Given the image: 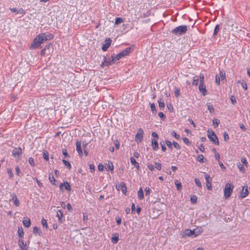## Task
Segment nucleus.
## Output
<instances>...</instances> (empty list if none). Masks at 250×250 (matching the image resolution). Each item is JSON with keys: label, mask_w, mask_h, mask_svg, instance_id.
Returning <instances> with one entry per match:
<instances>
[{"label": "nucleus", "mask_w": 250, "mask_h": 250, "mask_svg": "<svg viewBox=\"0 0 250 250\" xmlns=\"http://www.w3.org/2000/svg\"><path fill=\"white\" fill-rule=\"evenodd\" d=\"M147 167L151 171H153L154 169V167L153 166V165L150 163L147 164Z\"/></svg>", "instance_id": "13d9d810"}, {"label": "nucleus", "mask_w": 250, "mask_h": 250, "mask_svg": "<svg viewBox=\"0 0 250 250\" xmlns=\"http://www.w3.org/2000/svg\"><path fill=\"white\" fill-rule=\"evenodd\" d=\"M233 188L234 186L231 183H228L225 185L224 192V196L226 199H228L230 197Z\"/></svg>", "instance_id": "f03ea898"}, {"label": "nucleus", "mask_w": 250, "mask_h": 250, "mask_svg": "<svg viewBox=\"0 0 250 250\" xmlns=\"http://www.w3.org/2000/svg\"><path fill=\"white\" fill-rule=\"evenodd\" d=\"M220 25L219 24L216 25V26L214 28V31H213V37H214V38L215 37V36L217 35L218 32L220 31Z\"/></svg>", "instance_id": "cd10ccee"}, {"label": "nucleus", "mask_w": 250, "mask_h": 250, "mask_svg": "<svg viewBox=\"0 0 250 250\" xmlns=\"http://www.w3.org/2000/svg\"><path fill=\"white\" fill-rule=\"evenodd\" d=\"M224 140L225 141L227 142L229 141V137L228 133L227 132H225L223 134Z\"/></svg>", "instance_id": "c03bdc74"}, {"label": "nucleus", "mask_w": 250, "mask_h": 250, "mask_svg": "<svg viewBox=\"0 0 250 250\" xmlns=\"http://www.w3.org/2000/svg\"><path fill=\"white\" fill-rule=\"evenodd\" d=\"M175 185L176 186L177 189L178 190L181 191V189H182V184H181V183L180 181H179L178 180H176L175 182Z\"/></svg>", "instance_id": "7c9ffc66"}, {"label": "nucleus", "mask_w": 250, "mask_h": 250, "mask_svg": "<svg viewBox=\"0 0 250 250\" xmlns=\"http://www.w3.org/2000/svg\"><path fill=\"white\" fill-rule=\"evenodd\" d=\"M138 197L139 200H142L144 198V191L142 187L140 188L138 191Z\"/></svg>", "instance_id": "412c9836"}, {"label": "nucleus", "mask_w": 250, "mask_h": 250, "mask_svg": "<svg viewBox=\"0 0 250 250\" xmlns=\"http://www.w3.org/2000/svg\"><path fill=\"white\" fill-rule=\"evenodd\" d=\"M119 239V234L116 233L112 237L111 241L113 244H117Z\"/></svg>", "instance_id": "393cba45"}, {"label": "nucleus", "mask_w": 250, "mask_h": 250, "mask_svg": "<svg viewBox=\"0 0 250 250\" xmlns=\"http://www.w3.org/2000/svg\"><path fill=\"white\" fill-rule=\"evenodd\" d=\"M158 102L159 103V106L161 110H163L165 108V104L164 100L162 99H160Z\"/></svg>", "instance_id": "bb28decb"}, {"label": "nucleus", "mask_w": 250, "mask_h": 250, "mask_svg": "<svg viewBox=\"0 0 250 250\" xmlns=\"http://www.w3.org/2000/svg\"><path fill=\"white\" fill-rule=\"evenodd\" d=\"M199 79H200V83H204V75L203 74H200Z\"/></svg>", "instance_id": "3c124183"}, {"label": "nucleus", "mask_w": 250, "mask_h": 250, "mask_svg": "<svg viewBox=\"0 0 250 250\" xmlns=\"http://www.w3.org/2000/svg\"><path fill=\"white\" fill-rule=\"evenodd\" d=\"M150 108L153 114H156L157 112V110L156 109L155 104L154 103L150 104Z\"/></svg>", "instance_id": "473e14b6"}, {"label": "nucleus", "mask_w": 250, "mask_h": 250, "mask_svg": "<svg viewBox=\"0 0 250 250\" xmlns=\"http://www.w3.org/2000/svg\"><path fill=\"white\" fill-rule=\"evenodd\" d=\"M183 142L187 145H188L190 144V142L188 140V139L186 137L183 138Z\"/></svg>", "instance_id": "774afa93"}, {"label": "nucleus", "mask_w": 250, "mask_h": 250, "mask_svg": "<svg viewBox=\"0 0 250 250\" xmlns=\"http://www.w3.org/2000/svg\"><path fill=\"white\" fill-rule=\"evenodd\" d=\"M220 78L221 79L222 82L224 83L226 82V73L224 70L220 71Z\"/></svg>", "instance_id": "4be33fe9"}, {"label": "nucleus", "mask_w": 250, "mask_h": 250, "mask_svg": "<svg viewBox=\"0 0 250 250\" xmlns=\"http://www.w3.org/2000/svg\"><path fill=\"white\" fill-rule=\"evenodd\" d=\"M238 167L241 171H242L243 172H245V168H244V166L242 164H241L239 163L238 165Z\"/></svg>", "instance_id": "6e6d98bb"}, {"label": "nucleus", "mask_w": 250, "mask_h": 250, "mask_svg": "<svg viewBox=\"0 0 250 250\" xmlns=\"http://www.w3.org/2000/svg\"><path fill=\"white\" fill-rule=\"evenodd\" d=\"M18 235L21 238H22L24 235V232L22 227L19 228L18 229Z\"/></svg>", "instance_id": "72a5a7b5"}, {"label": "nucleus", "mask_w": 250, "mask_h": 250, "mask_svg": "<svg viewBox=\"0 0 250 250\" xmlns=\"http://www.w3.org/2000/svg\"><path fill=\"white\" fill-rule=\"evenodd\" d=\"M199 82V77L198 76H195L193 78V85H196L198 84Z\"/></svg>", "instance_id": "c9c22d12"}, {"label": "nucleus", "mask_w": 250, "mask_h": 250, "mask_svg": "<svg viewBox=\"0 0 250 250\" xmlns=\"http://www.w3.org/2000/svg\"><path fill=\"white\" fill-rule=\"evenodd\" d=\"M40 35L41 36V38H42V42L43 43L44 42V41L50 40L53 38L54 36L50 33H41L40 34Z\"/></svg>", "instance_id": "0eeeda50"}, {"label": "nucleus", "mask_w": 250, "mask_h": 250, "mask_svg": "<svg viewBox=\"0 0 250 250\" xmlns=\"http://www.w3.org/2000/svg\"><path fill=\"white\" fill-rule=\"evenodd\" d=\"M194 182L197 187L199 188H202V184L200 180L197 178L194 179Z\"/></svg>", "instance_id": "de8ad7c7"}, {"label": "nucleus", "mask_w": 250, "mask_h": 250, "mask_svg": "<svg viewBox=\"0 0 250 250\" xmlns=\"http://www.w3.org/2000/svg\"><path fill=\"white\" fill-rule=\"evenodd\" d=\"M146 195L149 196L150 193V189L148 187H146L145 189Z\"/></svg>", "instance_id": "bf43d9fd"}, {"label": "nucleus", "mask_w": 250, "mask_h": 250, "mask_svg": "<svg viewBox=\"0 0 250 250\" xmlns=\"http://www.w3.org/2000/svg\"><path fill=\"white\" fill-rule=\"evenodd\" d=\"M124 57L120 52L117 54L115 56H111V62L112 63H115L117 61L119 60L121 58Z\"/></svg>", "instance_id": "2eb2a0df"}, {"label": "nucleus", "mask_w": 250, "mask_h": 250, "mask_svg": "<svg viewBox=\"0 0 250 250\" xmlns=\"http://www.w3.org/2000/svg\"><path fill=\"white\" fill-rule=\"evenodd\" d=\"M7 172L10 178H12L13 177L14 174H13L12 170L11 168H7Z\"/></svg>", "instance_id": "4c0bfd02"}, {"label": "nucleus", "mask_w": 250, "mask_h": 250, "mask_svg": "<svg viewBox=\"0 0 250 250\" xmlns=\"http://www.w3.org/2000/svg\"><path fill=\"white\" fill-rule=\"evenodd\" d=\"M116 221L117 222V225H119L121 224L122 222V219L120 217H116Z\"/></svg>", "instance_id": "e2e57ef3"}, {"label": "nucleus", "mask_w": 250, "mask_h": 250, "mask_svg": "<svg viewBox=\"0 0 250 250\" xmlns=\"http://www.w3.org/2000/svg\"><path fill=\"white\" fill-rule=\"evenodd\" d=\"M187 31L188 26L186 25H182L174 28L171 31V33L175 35L182 36L186 34Z\"/></svg>", "instance_id": "f257e3e1"}, {"label": "nucleus", "mask_w": 250, "mask_h": 250, "mask_svg": "<svg viewBox=\"0 0 250 250\" xmlns=\"http://www.w3.org/2000/svg\"><path fill=\"white\" fill-rule=\"evenodd\" d=\"M172 144L175 148L177 149H180L181 148L180 145L177 142L173 141Z\"/></svg>", "instance_id": "5fc2aeb1"}, {"label": "nucleus", "mask_w": 250, "mask_h": 250, "mask_svg": "<svg viewBox=\"0 0 250 250\" xmlns=\"http://www.w3.org/2000/svg\"><path fill=\"white\" fill-rule=\"evenodd\" d=\"M49 180L50 182V183L55 186L57 185V183L56 182V180L55 178H54V176L52 174V173H50L49 175Z\"/></svg>", "instance_id": "5701e85b"}, {"label": "nucleus", "mask_w": 250, "mask_h": 250, "mask_svg": "<svg viewBox=\"0 0 250 250\" xmlns=\"http://www.w3.org/2000/svg\"><path fill=\"white\" fill-rule=\"evenodd\" d=\"M12 155L16 157L17 156L20 158L22 155V149L21 147H16L12 151Z\"/></svg>", "instance_id": "1a4fd4ad"}, {"label": "nucleus", "mask_w": 250, "mask_h": 250, "mask_svg": "<svg viewBox=\"0 0 250 250\" xmlns=\"http://www.w3.org/2000/svg\"><path fill=\"white\" fill-rule=\"evenodd\" d=\"M107 168H108V169L110 170L111 172L113 171L114 166H113L112 163L109 162H108V166H107Z\"/></svg>", "instance_id": "37998d69"}, {"label": "nucleus", "mask_w": 250, "mask_h": 250, "mask_svg": "<svg viewBox=\"0 0 250 250\" xmlns=\"http://www.w3.org/2000/svg\"><path fill=\"white\" fill-rule=\"evenodd\" d=\"M43 157L46 161L49 160V154L47 151H44L43 152Z\"/></svg>", "instance_id": "58836bf2"}, {"label": "nucleus", "mask_w": 250, "mask_h": 250, "mask_svg": "<svg viewBox=\"0 0 250 250\" xmlns=\"http://www.w3.org/2000/svg\"><path fill=\"white\" fill-rule=\"evenodd\" d=\"M33 233L35 234H39V235H41L42 232L40 229L38 228L37 227H35L33 228Z\"/></svg>", "instance_id": "c756f323"}, {"label": "nucleus", "mask_w": 250, "mask_h": 250, "mask_svg": "<svg viewBox=\"0 0 250 250\" xmlns=\"http://www.w3.org/2000/svg\"><path fill=\"white\" fill-rule=\"evenodd\" d=\"M174 94L175 96L176 97H178L180 95V89L178 88H175V91H174Z\"/></svg>", "instance_id": "49530a36"}, {"label": "nucleus", "mask_w": 250, "mask_h": 250, "mask_svg": "<svg viewBox=\"0 0 250 250\" xmlns=\"http://www.w3.org/2000/svg\"><path fill=\"white\" fill-rule=\"evenodd\" d=\"M43 227H44L45 228H48V225L46 220L43 218L41 221Z\"/></svg>", "instance_id": "8fccbe9b"}, {"label": "nucleus", "mask_w": 250, "mask_h": 250, "mask_svg": "<svg viewBox=\"0 0 250 250\" xmlns=\"http://www.w3.org/2000/svg\"><path fill=\"white\" fill-rule=\"evenodd\" d=\"M249 191L248 189V186H244L242 188V191L241 193V197L245 198L248 195Z\"/></svg>", "instance_id": "4468645a"}, {"label": "nucleus", "mask_w": 250, "mask_h": 250, "mask_svg": "<svg viewBox=\"0 0 250 250\" xmlns=\"http://www.w3.org/2000/svg\"><path fill=\"white\" fill-rule=\"evenodd\" d=\"M215 83L218 85H219L220 84V78L217 75H216L215 77Z\"/></svg>", "instance_id": "4d7b16f0"}, {"label": "nucleus", "mask_w": 250, "mask_h": 250, "mask_svg": "<svg viewBox=\"0 0 250 250\" xmlns=\"http://www.w3.org/2000/svg\"><path fill=\"white\" fill-rule=\"evenodd\" d=\"M98 169L99 171H103L104 169V167L102 164L100 163L99 164V165L98 166Z\"/></svg>", "instance_id": "0e129e2a"}, {"label": "nucleus", "mask_w": 250, "mask_h": 250, "mask_svg": "<svg viewBox=\"0 0 250 250\" xmlns=\"http://www.w3.org/2000/svg\"><path fill=\"white\" fill-rule=\"evenodd\" d=\"M19 246L21 250H26V244L22 240L20 239L18 241Z\"/></svg>", "instance_id": "6ab92c4d"}, {"label": "nucleus", "mask_w": 250, "mask_h": 250, "mask_svg": "<svg viewBox=\"0 0 250 250\" xmlns=\"http://www.w3.org/2000/svg\"><path fill=\"white\" fill-rule=\"evenodd\" d=\"M114 145L116 148L117 149H119L120 147V142L118 141V140H116L114 142Z\"/></svg>", "instance_id": "052dcab7"}, {"label": "nucleus", "mask_w": 250, "mask_h": 250, "mask_svg": "<svg viewBox=\"0 0 250 250\" xmlns=\"http://www.w3.org/2000/svg\"><path fill=\"white\" fill-rule=\"evenodd\" d=\"M199 89L200 91L202 93L203 96H205L207 94V90L206 89V85L204 83H200L199 86Z\"/></svg>", "instance_id": "dca6fc26"}, {"label": "nucleus", "mask_w": 250, "mask_h": 250, "mask_svg": "<svg viewBox=\"0 0 250 250\" xmlns=\"http://www.w3.org/2000/svg\"><path fill=\"white\" fill-rule=\"evenodd\" d=\"M160 144L161 148H162V150L163 152H165L167 150V148L165 146V143L163 141H161V142H160Z\"/></svg>", "instance_id": "ea45409f"}, {"label": "nucleus", "mask_w": 250, "mask_h": 250, "mask_svg": "<svg viewBox=\"0 0 250 250\" xmlns=\"http://www.w3.org/2000/svg\"><path fill=\"white\" fill-rule=\"evenodd\" d=\"M12 199L14 202V205L16 207H19L20 206L19 200L18 199L16 194H13V195H12Z\"/></svg>", "instance_id": "aec40b11"}, {"label": "nucleus", "mask_w": 250, "mask_h": 250, "mask_svg": "<svg viewBox=\"0 0 250 250\" xmlns=\"http://www.w3.org/2000/svg\"><path fill=\"white\" fill-rule=\"evenodd\" d=\"M15 170H16V174L20 176V174H21V170L20 168V167H18V166H17L16 167H15Z\"/></svg>", "instance_id": "603ef678"}, {"label": "nucleus", "mask_w": 250, "mask_h": 250, "mask_svg": "<svg viewBox=\"0 0 250 250\" xmlns=\"http://www.w3.org/2000/svg\"><path fill=\"white\" fill-rule=\"evenodd\" d=\"M123 21L124 20L122 18H117L115 20V24L117 25L123 22Z\"/></svg>", "instance_id": "a19ab883"}, {"label": "nucleus", "mask_w": 250, "mask_h": 250, "mask_svg": "<svg viewBox=\"0 0 250 250\" xmlns=\"http://www.w3.org/2000/svg\"><path fill=\"white\" fill-rule=\"evenodd\" d=\"M40 34L38 35L31 43L29 47L30 49H35L40 46L43 43Z\"/></svg>", "instance_id": "7ed1b4c3"}, {"label": "nucleus", "mask_w": 250, "mask_h": 250, "mask_svg": "<svg viewBox=\"0 0 250 250\" xmlns=\"http://www.w3.org/2000/svg\"><path fill=\"white\" fill-rule=\"evenodd\" d=\"M57 216L58 218L59 222H62V217H63V212L62 210H59L57 212Z\"/></svg>", "instance_id": "a878e982"}, {"label": "nucleus", "mask_w": 250, "mask_h": 250, "mask_svg": "<svg viewBox=\"0 0 250 250\" xmlns=\"http://www.w3.org/2000/svg\"><path fill=\"white\" fill-rule=\"evenodd\" d=\"M207 136L208 139L215 144L218 145L219 142L216 135L212 131L208 130Z\"/></svg>", "instance_id": "20e7f679"}, {"label": "nucleus", "mask_w": 250, "mask_h": 250, "mask_svg": "<svg viewBox=\"0 0 250 250\" xmlns=\"http://www.w3.org/2000/svg\"><path fill=\"white\" fill-rule=\"evenodd\" d=\"M23 225L24 227L28 228L31 225L30 219L28 218H24L22 221Z\"/></svg>", "instance_id": "a211bd4d"}, {"label": "nucleus", "mask_w": 250, "mask_h": 250, "mask_svg": "<svg viewBox=\"0 0 250 250\" xmlns=\"http://www.w3.org/2000/svg\"><path fill=\"white\" fill-rule=\"evenodd\" d=\"M241 162L246 166L247 167L248 165V162L247 161V160L245 158L242 157L241 158Z\"/></svg>", "instance_id": "69168bd1"}, {"label": "nucleus", "mask_w": 250, "mask_h": 250, "mask_svg": "<svg viewBox=\"0 0 250 250\" xmlns=\"http://www.w3.org/2000/svg\"><path fill=\"white\" fill-rule=\"evenodd\" d=\"M130 162L131 164L134 166L135 167H136L137 169H139V163H137L135 159L134 158V157H131L130 158Z\"/></svg>", "instance_id": "b1692460"}, {"label": "nucleus", "mask_w": 250, "mask_h": 250, "mask_svg": "<svg viewBox=\"0 0 250 250\" xmlns=\"http://www.w3.org/2000/svg\"><path fill=\"white\" fill-rule=\"evenodd\" d=\"M151 146L154 151H156L159 149V145L156 139H152Z\"/></svg>", "instance_id": "ddd939ff"}, {"label": "nucleus", "mask_w": 250, "mask_h": 250, "mask_svg": "<svg viewBox=\"0 0 250 250\" xmlns=\"http://www.w3.org/2000/svg\"><path fill=\"white\" fill-rule=\"evenodd\" d=\"M208 109L210 113H213L214 111V108L213 105L210 103L207 104Z\"/></svg>", "instance_id": "f704fd0d"}, {"label": "nucleus", "mask_w": 250, "mask_h": 250, "mask_svg": "<svg viewBox=\"0 0 250 250\" xmlns=\"http://www.w3.org/2000/svg\"><path fill=\"white\" fill-rule=\"evenodd\" d=\"M111 63H112L111 60L109 59V60H108L107 58L104 57V62L102 63L101 66L104 67L105 66H109Z\"/></svg>", "instance_id": "f3484780"}, {"label": "nucleus", "mask_w": 250, "mask_h": 250, "mask_svg": "<svg viewBox=\"0 0 250 250\" xmlns=\"http://www.w3.org/2000/svg\"><path fill=\"white\" fill-rule=\"evenodd\" d=\"M133 47H128L126 48L125 50H124L121 53L123 55V57H125L128 55L130 53L132 52L133 50Z\"/></svg>", "instance_id": "f8f14e48"}, {"label": "nucleus", "mask_w": 250, "mask_h": 250, "mask_svg": "<svg viewBox=\"0 0 250 250\" xmlns=\"http://www.w3.org/2000/svg\"><path fill=\"white\" fill-rule=\"evenodd\" d=\"M63 187H64L65 189L67 191H69L71 190V186L68 182L66 181L65 182H64L63 183H61L60 185V188L61 190H63Z\"/></svg>", "instance_id": "9d476101"}, {"label": "nucleus", "mask_w": 250, "mask_h": 250, "mask_svg": "<svg viewBox=\"0 0 250 250\" xmlns=\"http://www.w3.org/2000/svg\"><path fill=\"white\" fill-rule=\"evenodd\" d=\"M230 100L233 104H235L236 103V100L234 96H231L230 97Z\"/></svg>", "instance_id": "680f3d73"}, {"label": "nucleus", "mask_w": 250, "mask_h": 250, "mask_svg": "<svg viewBox=\"0 0 250 250\" xmlns=\"http://www.w3.org/2000/svg\"><path fill=\"white\" fill-rule=\"evenodd\" d=\"M197 160L201 163H204L206 161V160L204 157V156L202 154L198 155L197 157Z\"/></svg>", "instance_id": "c85d7f7f"}, {"label": "nucleus", "mask_w": 250, "mask_h": 250, "mask_svg": "<svg viewBox=\"0 0 250 250\" xmlns=\"http://www.w3.org/2000/svg\"><path fill=\"white\" fill-rule=\"evenodd\" d=\"M197 201V198L195 195H193L190 198V201L191 203H196Z\"/></svg>", "instance_id": "09e8293b"}, {"label": "nucleus", "mask_w": 250, "mask_h": 250, "mask_svg": "<svg viewBox=\"0 0 250 250\" xmlns=\"http://www.w3.org/2000/svg\"><path fill=\"white\" fill-rule=\"evenodd\" d=\"M205 178L206 181V186L208 190H211L212 189L211 178L210 177L208 174L206 173L205 174Z\"/></svg>", "instance_id": "423d86ee"}, {"label": "nucleus", "mask_w": 250, "mask_h": 250, "mask_svg": "<svg viewBox=\"0 0 250 250\" xmlns=\"http://www.w3.org/2000/svg\"><path fill=\"white\" fill-rule=\"evenodd\" d=\"M28 162L32 167H34L35 165L34 159L32 157H29L28 158Z\"/></svg>", "instance_id": "79ce46f5"}, {"label": "nucleus", "mask_w": 250, "mask_h": 250, "mask_svg": "<svg viewBox=\"0 0 250 250\" xmlns=\"http://www.w3.org/2000/svg\"><path fill=\"white\" fill-rule=\"evenodd\" d=\"M220 124V121L217 119H214L213 120V125L215 128L218 127Z\"/></svg>", "instance_id": "e433bc0d"}, {"label": "nucleus", "mask_w": 250, "mask_h": 250, "mask_svg": "<svg viewBox=\"0 0 250 250\" xmlns=\"http://www.w3.org/2000/svg\"><path fill=\"white\" fill-rule=\"evenodd\" d=\"M62 161L63 163L64 164V165L66 166V167L68 168V169L70 170L71 168V165L68 161L64 159H62Z\"/></svg>", "instance_id": "2f4dec72"}, {"label": "nucleus", "mask_w": 250, "mask_h": 250, "mask_svg": "<svg viewBox=\"0 0 250 250\" xmlns=\"http://www.w3.org/2000/svg\"><path fill=\"white\" fill-rule=\"evenodd\" d=\"M155 167L158 170H160L161 169V164L160 163H157L156 162L155 163Z\"/></svg>", "instance_id": "338daca9"}, {"label": "nucleus", "mask_w": 250, "mask_h": 250, "mask_svg": "<svg viewBox=\"0 0 250 250\" xmlns=\"http://www.w3.org/2000/svg\"><path fill=\"white\" fill-rule=\"evenodd\" d=\"M171 134L176 139H180V136L179 134H177L175 131H172L171 132Z\"/></svg>", "instance_id": "a18cd8bd"}, {"label": "nucleus", "mask_w": 250, "mask_h": 250, "mask_svg": "<svg viewBox=\"0 0 250 250\" xmlns=\"http://www.w3.org/2000/svg\"><path fill=\"white\" fill-rule=\"evenodd\" d=\"M112 42V40L110 38H107L104 40V43L102 49L103 51H105L107 50L108 47L110 46Z\"/></svg>", "instance_id": "6e6552de"}, {"label": "nucleus", "mask_w": 250, "mask_h": 250, "mask_svg": "<svg viewBox=\"0 0 250 250\" xmlns=\"http://www.w3.org/2000/svg\"><path fill=\"white\" fill-rule=\"evenodd\" d=\"M165 143L169 148L172 149V144L170 141L167 140H166Z\"/></svg>", "instance_id": "864d4df0"}, {"label": "nucleus", "mask_w": 250, "mask_h": 250, "mask_svg": "<svg viewBox=\"0 0 250 250\" xmlns=\"http://www.w3.org/2000/svg\"><path fill=\"white\" fill-rule=\"evenodd\" d=\"M144 132L142 128H140L138 130V131L135 135V141L138 144L142 142L143 139V135Z\"/></svg>", "instance_id": "39448f33"}, {"label": "nucleus", "mask_w": 250, "mask_h": 250, "mask_svg": "<svg viewBox=\"0 0 250 250\" xmlns=\"http://www.w3.org/2000/svg\"><path fill=\"white\" fill-rule=\"evenodd\" d=\"M76 150L77 151L79 155L82 156L83 155V151L81 148V142L77 140L76 143Z\"/></svg>", "instance_id": "9b49d317"}]
</instances>
